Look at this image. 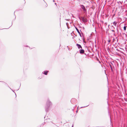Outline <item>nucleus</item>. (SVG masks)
I'll list each match as a JSON object with an SVG mask.
<instances>
[{"label":"nucleus","instance_id":"4","mask_svg":"<svg viewBox=\"0 0 127 127\" xmlns=\"http://www.w3.org/2000/svg\"><path fill=\"white\" fill-rule=\"evenodd\" d=\"M76 45L77 46L78 48L79 49H80V48L82 49V47H81V45H79L78 44H76Z\"/></svg>","mask_w":127,"mask_h":127},{"label":"nucleus","instance_id":"9","mask_svg":"<svg viewBox=\"0 0 127 127\" xmlns=\"http://www.w3.org/2000/svg\"><path fill=\"white\" fill-rule=\"evenodd\" d=\"M76 28V29L77 30V32H79L78 30L77 29V28Z\"/></svg>","mask_w":127,"mask_h":127},{"label":"nucleus","instance_id":"12","mask_svg":"<svg viewBox=\"0 0 127 127\" xmlns=\"http://www.w3.org/2000/svg\"><path fill=\"white\" fill-rule=\"evenodd\" d=\"M80 34V32H78Z\"/></svg>","mask_w":127,"mask_h":127},{"label":"nucleus","instance_id":"2","mask_svg":"<svg viewBox=\"0 0 127 127\" xmlns=\"http://www.w3.org/2000/svg\"><path fill=\"white\" fill-rule=\"evenodd\" d=\"M81 18L83 22H87V19L86 18L84 17H82Z\"/></svg>","mask_w":127,"mask_h":127},{"label":"nucleus","instance_id":"1","mask_svg":"<svg viewBox=\"0 0 127 127\" xmlns=\"http://www.w3.org/2000/svg\"><path fill=\"white\" fill-rule=\"evenodd\" d=\"M121 36H122L123 38L126 37V35L123 32H122V33H120Z\"/></svg>","mask_w":127,"mask_h":127},{"label":"nucleus","instance_id":"13","mask_svg":"<svg viewBox=\"0 0 127 127\" xmlns=\"http://www.w3.org/2000/svg\"><path fill=\"white\" fill-rule=\"evenodd\" d=\"M48 102L49 103V101H48Z\"/></svg>","mask_w":127,"mask_h":127},{"label":"nucleus","instance_id":"11","mask_svg":"<svg viewBox=\"0 0 127 127\" xmlns=\"http://www.w3.org/2000/svg\"><path fill=\"white\" fill-rule=\"evenodd\" d=\"M111 40H108V42H110Z\"/></svg>","mask_w":127,"mask_h":127},{"label":"nucleus","instance_id":"10","mask_svg":"<svg viewBox=\"0 0 127 127\" xmlns=\"http://www.w3.org/2000/svg\"><path fill=\"white\" fill-rule=\"evenodd\" d=\"M45 7H46L47 6V4L46 3H45Z\"/></svg>","mask_w":127,"mask_h":127},{"label":"nucleus","instance_id":"3","mask_svg":"<svg viewBox=\"0 0 127 127\" xmlns=\"http://www.w3.org/2000/svg\"><path fill=\"white\" fill-rule=\"evenodd\" d=\"M81 6V8L83 9L84 11H86V9L85 8L84 5H82Z\"/></svg>","mask_w":127,"mask_h":127},{"label":"nucleus","instance_id":"7","mask_svg":"<svg viewBox=\"0 0 127 127\" xmlns=\"http://www.w3.org/2000/svg\"><path fill=\"white\" fill-rule=\"evenodd\" d=\"M117 23L116 22H113V24L114 25L116 26L117 24Z\"/></svg>","mask_w":127,"mask_h":127},{"label":"nucleus","instance_id":"6","mask_svg":"<svg viewBox=\"0 0 127 127\" xmlns=\"http://www.w3.org/2000/svg\"><path fill=\"white\" fill-rule=\"evenodd\" d=\"M48 71H45L44 72V74L46 75H47V73L48 72Z\"/></svg>","mask_w":127,"mask_h":127},{"label":"nucleus","instance_id":"8","mask_svg":"<svg viewBox=\"0 0 127 127\" xmlns=\"http://www.w3.org/2000/svg\"><path fill=\"white\" fill-rule=\"evenodd\" d=\"M126 26H125L124 27V29L125 31L126 30Z\"/></svg>","mask_w":127,"mask_h":127},{"label":"nucleus","instance_id":"5","mask_svg":"<svg viewBox=\"0 0 127 127\" xmlns=\"http://www.w3.org/2000/svg\"><path fill=\"white\" fill-rule=\"evenodd\" d=\"M84 50H81L80 51V53L81 54H83L84 53Z\"/></svg>","mask_w":127,"mask_h":127}]
</instances>
